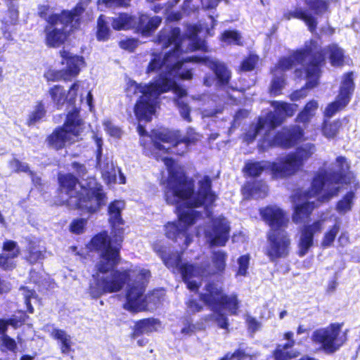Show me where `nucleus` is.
I'll use <instances>...</instances> for the list:
<instances>
[{"label": "nucleus", "instance_id": "nucleus-1", "mask_svg": "<svg viewBox=\"0 0 360 360\" xmlns=\"http://www.w3.org/2000/svg\"><path fill=\"white\" fill-rule=\"evenodd\" d=\"M202 31L199 25H191L187 30V37L180 36L179 28L165 29L158 37V42L164 47L172 46V52L166 53L163 57L157 53L150 56V60L146 68V73L159 72V77L148 84H139L135 81L129 80L126 92L127 96L140 94L135 105L134 112L140 121L149 122L155 112L159 96L168 91H173L179 97L176 101L179 112L184 120L191 121L190 108L184 101L186 96V89L177 84L179 79H191L193 74L191 70L182 68L183 64L188 61L203 63L212 69L221 84L229 82L231 73L224 63L216 58L184 57L183 53L195 50H206L204 40L198 38Z\"/></svg>", "mask_w": 360, "mask_h": 360}, {"label": "nucleus", "instance_id": "nucleus-2", "mask_svg": "<svg viewBox=\"0 0 360 360\" xmlns=\"http://www.w3.org/2000/svg\"><path fill=\"white\" fill-rule=\"evenodd\" d=\"M152 139L158 158H160L166 165L169 177L165 189V198L168 204L176 206L179 220L176 223L169 222L165 225V234L167 238L178 242L184 240L187 247L192 240L188 233V228L195 224L198 219V212L193 208L203 205L210 215L208 206L215 200V195L211 192V180L204 176L198 180V190H193L192 181L184 175L182 168L168 157H162V154H184L188 144L200 140V135L188 129L186 136L180 139L179 131H169L167 129H156L153 131Z\"/></svg>", "mask_w": 360, "mask_h": 360}, {"label": "nucleus", "instance_id": "nucleus-3", "mask_svg": "<svg viewBox=\"0 0 360 360\" xmlns=\"http://www.w3.org/2000/svg\"><path fill=\"white\" fill-rule=\"evenodd\" d=\"M91 248L100 252V260L96 264L95 273L93 274V282L89 287V293L94 298H98L105 293L120 291L127 282L128 288L126 295V302L124 308L135 312L153 308L160 301L159 295L163 292L156 291L151 295L145 296V283L150 277L148 269L135 266L123 271H115L114 268L119 262V250L112 246L107 233L103 232L94 236L91 243Z\"/></svg>", "mask_w": 360, "mask_h": 360}, {"label": "nucleus", "instance_id": "nucleus-4", "mask_svg": "<svg viewBox=\"0 0 360 360\" xmlns=\"http://www.w3.org/2000/svg\"><path fill=\"white\" fill-rule=\"evenodd\" d=\"M271 106L274 112H270L265 117H261L252 131H250L245 135V140L252 141L257 134L265 131L260 146L263 149L276 146L290 148L304 136V131L300 127L296 126L291 129H283L274 138H271L270 131L280 125L285 117L292 116L297 111V105L283 101H272Z\"/></svg>", "mask_w": 360, "mask_h": 360}, {"label": "nucleus", "instance_id": "nucleus-5", "mask_svg": "<svg viewBox=\"0 0 360 360\" xmlns=\"http://www.w3.org/2000/svg\"><path fill=\"white\" fill-rule=\"evenodd\" d=\"M58 180L63 202L72 209L92 214L97 212L104 202L102 186L94 178L79 183L73 175L68 174L60 175Z\"/></svg>", "mask_w": 360, "mask_h": 360}, {"label": "nucleus", "instance_id": "nucleus-6", "mask_svg": "<svg viewBox=\"0 0 360 360\" xmlns=\"http://www.w3.org/2000/svg\"><path fill=\"white\" fill-rule=\"evenodd\" d=\"M328 55L330 63L333 66H341L344 63L343 50L333 44L322 51L318 41L311 40L306 43L303 50L296 52L295 58L302 60L304 63V75L307 79V87L311 89L318 84L319 77V65L324 60L325 56Z\"/></svg>", "mask_w": 360, "mask_h": 360}, {"label": "nucleus", "instance_id": "nucleus-7", "mask_svg": "<svg viewBox=\"0 0 360 360\" xmlns=\"http://www.w3.org/2000/svg\"><path fill=\"white\" fill-rule=\"evenodd\" d=\"M349 165L344 157H338L329 167L324 165L314 175L312 192L321 201H330L342 188L343 176L349 169Z\"/></svg>", "mask_w": 360, "mask_h": 360}, {"label": "nucleus", "instance_id": "nucleus-8", "mask_svg": "<svg viewBox=\"0 0 360 360\" xmlns=\"http://www.w3.org/2000/svg\"><path fill=\"white\" fill-rule=\"evenodd\" d=\"M83 4H78L72 11H63L61 14H52L49 19V26L46 28V43L51 47H58L63 44L67 38L68 30L77 28L79 15L84 11Z\"/></svg>", "mask_w": 360, "mask_h": 360}, {"label": "nucleus", "instance_id": "nucleus-9", "mask_svg": "<svg viewBox=\"0 0 360 360\" xmlns=\"http://www.w3.org/2000/svg\"><path fill=\"white\" fill-rule=\"evenodd\" d=\"M84 129V122L79 115V110L73 108L68 111L63 126L57 127L49 136L48 143L55 149H61L66 144H72L81 140Z\"/></svg>", "mask_w": 360, "mask_h": 360}, {"label": "nucleus", "instance_id": "nucleus-10", "mask_svg": "<svg viewBox=\"0 0 360 360\" xmlns=\"http://www.w3.org/2000/svg\"><path fill=\"white\" fill-rule=\"evenodd\" d=\"M342 324L331 323L328 326L313 332L311 340L327 353L337 351L346 341V332L342 331Z\"/></svg>", "mask_w": 360, "mask_h": 360}, {"label": "nucleus", "instance_id": "nucleus-11", "mask_svg": "<svg viewBox=\"0 0 360 360\" xmlns=\"http://www.w3.org/2000/svg\"><path fill=\"white\" fill-rule=\"evenodd\" d=\"M200 300L213 311V318L221 328H227V318L221 313V303L224 300V292L218 283H209L200 292Z\"/></svg>", "mask_w": 360, "mask_h": 360}, {"label": "nucleus", "instance_id": "nucleus-12", "mask_svg": "<svg viewBox=\"0 0 360 360\" xmlns=\"http://www.w3.org/2000/svg\"><path fill=\"white\" fill-rule=\"evenodd\" d=\"M154 250L160 255L166 266L181 274L188 288L193 291L198 289V282L194 279V274L196 271L195 266L181 264L178 252L167 253L164 247L155 245Z\"/></svg>", "mask_w": 360, "mask_h": 360}, {"label": "nucleus", "instance_id": "nucleus-13", "mask_svg": "<svg viewBox=\"0 0 360 360\" xmlns=\"http://www.w3.org/2000/svg\"><path fill=\"white\" fill-rule=\"evenodd\" d=\"M296 53H295L290 57L282 58L276 66L273 71L274 79L272 80L270 89L271 94L276 96L281 93V89L285 84L283 72L289 70L290 68H295L296 77H301L303 76L304 78H306L304 75V63L302 62V60H297L294 57Z\"/></svg>", "mask_w": 360, "mask_h": 360}, {"label": "nucleus", "instance_id": "nucleus-14", "mask_svg": "<svg viewBox=\"0 0 360 360\" xmlns=\"http://www.w3.org/2000/svg\"><path fill=\"white\" fill-rule=\"evenodd\" d=\"M266 253L271 260L285 257L289 254L290 239L284 230H270L267 235Z\"/></svg>", "mask_w": 360, "mask_h": 360}, {"label": "nucleus", "instance_id": "nucleus-15", "mask_svg": "<svg viewBox=\"0 0 360 360\" xmlns=\"http://www.w3.org/2000/svg\"><path fill=\"white\" fill-rule=\"evenodd\" d=\"M229 223L222 216L213 218L211 225L205 231L207 243L212 246H224L229 239Z\"/></svg>", "mask_w": 360, "mask_h": 360}, {"label": "nucleus", "instance_id": "nucleus-16", "mask_svg": "<svg viewBox=\"0 0 360 360\" xmlns=\"http://www.w3.org/2000/svg\"><path fill=\"white\" fill-rule=\"evenodd\" d=\"M94 141L98 148L97 159L99 161V166L103 180L108 184H115L116 183L124 184L126 183V178L124 175L122 173L120 169H117L115 167L111 160L106 158L103 161L100 160L103 144L102 139L97 136H95Z\"/></svg>", "mask_w": 360, "mask_h": 360}, {"label": "nucleus", "instance_id": "nucleus-17", "mask_svg": "<svg viewBox=\"0 0 360 360\" xmlns=\"http://www.w3.org/2000/svg\"><path fill=\"white\" fill-rule=\"evenodd\" d=\"M302 203H296L294 205V213L292 214V221L295 224L304 222L313 210L320 204L327 202L328 201H321L318 196L312 192V186L311 189L302 196L300 199Z\"/></svg>", "mask_w": 360, "mask_h": 360}, {"label": "nucleus", "instance_id": "nucleus-18", "mask_svg": "<svg viewBox=\"0 0 360 360\" xmlns=\"http://www.w3.org/2000/svg\"><path fill=\"white\" fill-rule=\"evenodd\" d=\"M299 160L292 153H289L272 162V178L283 179L295 174L302 169Z\"/></svg>", "mask_w": 360, "mask_h": 360}, {"label": "nucleus", "instance_id": "nucleus-19", "mask_svg": "<svg viewBox=\"0 0 360 360\" xmlns=\"http://www.w3.org/2000/svg\"><path fill=\"white\" fill-rule=\"evenodd\" d=\"M260 213L271 227L270 230H284L288 226L289 218L286 212L276 205L268 206L262 210Z\"/></svg>", "mask_w": 360, "mask_h": 360}, {"label": "nucleus", "instance_id": "nucleus-20", "mask_svg": "<svg viewBox=\"0 0 360 360\" xmlns=\"http://www.w3.org/2000/svg\"><path fill=\"white\" fill-rule=\"evenodd\" d=\"M226 258L227 255L225 252L218 250L212 253V266L210 269L206 270L205 269H202L200 266H195L196 271H195L194 279L197 281L198 285H199L202 277L206 276L209 274L223 272L226 266Z\"/></svg>", "mask_w": 360, "mask_h": 360}, {"label": "nucleus", "instance_id": "nucleus-21", "mask_svg": "<svg viewBox=\"0 0 360 360\" xmlns=\"http://www.w3.org/2000/svg\"><path fill=\"white\" fill-rule=\"evenodd\" d=\"M60 53L62 57V64L66 65L65 68L63 70L65 79L70 80L79 73L80 69L84 63L83 58L72 55L65 50L60 51Z\"/></svg>", "mask_w": 360, "mask_h": 360}, {"label": "nucleus", "instance_id": "nucleus-22", "mask_svg": "<svg viewBox=\"0 0 360 360\" xmlns=\"http://www.w3.org/2000/svg\"><path fill=\"white\" fill-rule=\"evenodd\" d=\"M124 207V202L122 200H115L110 203L108 207V213L110 215V222L112 226V231L117 238L116 241L121 242L124 230L122 228L118 227L120 224H123V220L121 217V212Z\"/></svg>", "mask_w": 360, "mask_h": 360}, {"label": "nucleus", "instance_id": "nucleus-23", "mask_svg": "<svg viewBox=\"0 0 360 360\" xmlns=\"http://www.w3.org/2000/svg\"><path fill=\"white\" fill-rule=\"evenodd\" d=\"M283 18L289 20L291 18H297L302 20L307 26L311 32H314L317 27V20L307 10L301 6H296L295 8L286 11Z\"/></svg>", "mask_w": 360, "mask_h": 360}, {"label": "nucleus", "instance_id": "nucleus-24", "mask_svg": "<svg viewBox=\"0 0 360 360\" xmlns=\"http://www.w3.org/2000/svg\"><path fill=\"white\" fill-rule=\"evenodd\" d=\"M4 250L6 253L0 256V267L5 270H10L15 267L13 259L19 254L16 243L13 241H7L4 244Z\"/></svg>", "mask_w": 360, "mask_h": 360}, {"label": "nucleus", "instance_id": "nucleus-25", "mask_svg": "<svg viewBox=\"0 0 360 360\" xmlns=\"http://www.w3.org/2000/svg\"><path fill=\"white\" fill-rule=\"evenodd\" d=\"M162 19L159 16L150 17L145 14L140 15L139 20H136L135 29L143 35H148L150 32L155 31L160 25Z\"/></svg>", "mask_w": 360, "mask_h": 360}, {"label": "nucleus", "instance_id": "nucleus-26", "mask_svg": "<svg viewBox=\"0 0 360 360\" xmlns=\"http://www.w3.org/2000/svg\"><path fill=\"white\" fill-rule=\"evenodd\" d=\"M334 220L335 224L329 229H328L323 235L321 246L328 248L333 244V242L340 231V221L339 219L333 214L329 217V220Z\"/></svg>", "mask_w": 360, "mask_h": 360}, {"label": "nucleus", "instance_id": "nucleus-27", "mask_svg": "<svg viewBox=\"0 0 360 360\" xmlns=\"http://www.w3.org/2000/svg\"><path fill=\"white\" fill-rule=\"evenodd\" d=\"M267 185L262 181H255L252 185L247 184L243 188V193L253 198H264L268 193Z\"/></svg>", "mask_w": 360, "mask_h": 360}, {"label": "nucleus", "instance_id": "nucleus-28", "mask_svg": "<svg viewBox=\"0 0 360 360\" xmlns=\"http://www.w3.org/2000/svg\"><path fill=\"white\" fill-rule=\"evenodd\" d=\"M136 25V18L127 13H121L118 16L113 18L112 20V26L113 29L117 30L134 28Z\"/></svg>", "mask_w": 360, "mask_h": 360}, {"label": "nucleus", "instance_id": "nucleus-29", "mask_svg": "<svg viewBox=\"0 0 360 360\" xmlns=\"http://www.w3.org/2000/svg\"><path fill=\"white\" fill-rule=\"evenodd\" d=\"M269 169L272 174V162L268 161L250 162L244 168L245 173L251 176H259L263 171Z\"/></svg>", "mask_w": 360, "mask_h": 360}, {"label": "nucleus", "instance_id": "nucleus-30", "mask_svg": "<svg viewBox=\"0 0 360 360\" xmlns=\"http://www.w3.org/2000/svg\"><path fill=\"white\" fill-rule=\"evenodd\" d=\"M352 75V72H348L342 76L338 94L340 98H348L349 101L354 89Z\"/></svg>", "mask_w": 360, "mask_h": 360}, {"label": "nucleus", "instance_id": "nucleus-31", "mask_svg": "<svg viewBox=\"0 0 360 360\" xmlns=\"http://www.w3.org/2000/svg\"><path fill=\"white\" fill-rule=\"evenodd\" d=\"M319 108V103L315 100L309 101L304 109L298 114L297 121L302 123H308L315 116Z\"/></svg>", "mask_w": 360, "mask_h": 360}, {"label": "nucleus", "instance_id": "nucleus-32", "mask_svg": "<svg viewBox=\"0 0 360 360\" xmlns=\"http://www.w3.org/2000/svg\"><path fill=\"white\" fill-rule=\"evenodd\" d=\"M51 335L52 338L60 342V349L63 354L69 353L72 346L70 335H69L65 331L58 328H54L52 330Z\"/></svg>", "mask_w": 360, "mask_h": 360}, {"label": "nucleus", "instance_id": "nucleus-33", "mask_svg": "<svg viewBox=\"0 0 360 360\" xmlns=\"http://www.w3.org/2000/svg\"><path fill=\"white\" fill-rule=\"evenodd\" d=\"M49 93L52 102L58 108H60L65 103H68L66 91L63 86L55 85L49 89Z\"/></svg>", "mask_w": 360, "mask_h": 360}, {"label": "nucleus", "instance_id": "nucleus-34", "mask_svg": "<svg viewBox=\"0 0 360 360\" xmlns=\"http://www.w3.org/2000/svg\"><path fill=\"white\" fill-rule=\"evenodd\" d=\"M355 198V193L354 191L347 192L336 205V210L340 214H345L352 210L354 200Z\"/></svg>", "mask_w": 360, "mask_h": 360}, {"label": "nucleus", "instance_id": "nucleus-35", "mask_svg": "<svg viewBox=\"0 0 360 360\" xmlns=\"http://www.w3.org/2000/svg\"><path fill=\"white\" fill-rule=\"evenodd\" d=\"M316 151V146L313 143H306L298 148L295 153H292L297 160L300 161L303 167L304 162L309 159Z\"/></svg>", "mask_w": 360, "mask_h": 360}, {"label": "nucleus", "instance_id": "nucleus-36", "mask_svg": "<svg viewBox=\"0 0 360 360\" xmlns=\"http://www.w3.org/2000/svg\"><path fill=\"white\" fill-rule=\"evenodd\" d=\"M341 125L342 124L339 120H334L333 122L324 121L321 127L323 136L328 139L335 138Z\"/></svg>", "mask_w": 360, "mask_h": 360}, {"label": "nucleus", "instance_id": "nucleus-37", "mask_svg": "<svg viewBox=\"0 0 360 360\" xmlns=\"http://www.w3.org/2000/svg\"><path fill=\"white\" fill-rule=\"evenodd\" d=\"M349 102L348 98H340L338 95L335 101L328 104L326 108L324 111L325 116L328 117L333 116L337 112L344 109Z\"/></svg>", "mask_w": 360, "mask_h": 360}, {"label": "nucleus", "instance_id": "nucleus-38", "mask_svg": "<svg viewBox=\"0 0 360 360\" xmlns=\"http://www.w3.org/2000/svg\"><path fill=\"white\" fill-rule=\"evenodd\" d=\"M309 9L313 11L317 15H322L328 11V0H304Z\"/></svg>", "mask_w": 360, "mask_h": 360}, {"label": "nucleus", "instance_id": "nucleus-39", "mask_svg": "<svg viewBox=\"0 0 360 360\" xmlns=\"http://www.w3.org/2000/svg\"><path fill=\"white\" fill-rule=\"evenodd\" d=\"M312 245L313 233L302 229L299 241L300 255L304 256L307 253L309 248L312 246Z\"/></svg>", "mask_w": 360, "mask_h": 360}, {"label": "nucleus", "instance_id": "nucleus-40", "mask_svg": "<svg viewBox=\"0 0 360 360\" xmlns=\"http://www.w3.org/2000/svg\"><path fill=\"white\" fill-rule=\"evenodd\" d=\"M110 30L108 26V22L105 20L104 15H101L97 22V32L96 37L99 41H106L110 37Z\"/></svg>", "mask_w": 360, "mask_h": 360}, {"label": "nucleus", "instance_id": "nucleus-41", "mask_svg": "<svg viewBox=\"0 0 360 360\" xmlns=\"http://www.w3.org/2000/svg\"><path fill=\"white\" fill-rule=\"evenodd\" d=\"M45 114L46 110L43 103L41 101L37 103L29 115L27 124L29 126L34 124L41 120L45 116Z\"/></svg>", "mask_w": 360, "mask_h": 360}, {"label": "nucleus", "instance_id": "nucleus-42", "mask_svg": "<svg viewBox=\"0 0 360 360\" xmlns=\"http://www.w3.org/2000/svg\"><path fill=\"white\" fill-rule=\"evenodd\" d=\"M8 11L4 18L3 22L8 25H14L18 20L19 11L18 2L8 4Z\"/></svg>", "mask_w": 360, "mask_h": 360}, {"label": "nucleus", "instance_id": "nucleus-43", "mask_svg": "<svg viewBox=\"0 0 360 360\" xmlns=\"http://www.w3.org/2000/svg\"><path fill=\"white\" fill-rule=\"evenodd\" d=\"M79 94L82 96V88L80 83L79 82H77L71 86L68 92L66 91L68 103H69L71 105V108L69 109L68 111L71 110L73 108H77V107L75 106L74 104L76 98ZM77 109L79 110V108H77Z\"/></svg>", "mask_w": 360, "mask_h": 360}, {"label": "nucleus", "instance_id": "nucleus-44", "mask_svg": "<svg viewBox=\"0 0 360 360\" xmlns=\"http://www.w3.org/2000/svg\"><path fill=\"white\" fill-rule=\"evenodd\" d=\"M221 41L225 44H241V36L237 31L227 30L221 36Z\"/></svg>", "mask_w": 360, "mask_h": 360}, {"label": "nucleus", "instance_id": "nucleus-45", "mask_svg": "<svg viewBox=\"0 0 360 360\" xmlns=\"http://www.w3.org/2000/svg\"><path fill=\"white\" fill-rule=\"evenodd\" d=\"M238 308V301L236 295H231L227 296L224 294V300L221 303V311L223 309H227L231 314H236V310Z\"/></svg>", "mask_w": 360, "mask_h": 360}, {"label": "nucleus", "instance_id": "nucleus-46", "mask_svg": "<svg viewBox=\"0 0 360 360\" xmlns=\"http://www.w3.org/2000/svg\"><path fill=\"white\" fill-rule=\"evenodd\" d=\"M238 269L236 276H245L248 274V269L250 264V256L245 255L240 256L238 260Z\"/></svg>", "mask_w": 360, "mask_h": 360}, {"label": "nucleus", "instance_id": "nucleus-47", "mask_svg": "<svg viewBox=\"0 0 360 360\" xmlns=\"http://www.w3.org/2000/svg\"><path fill=\"white\" fill-rule=\"evenodd\" d=\"M160 323L155 319H146L139 323V328L141 333H150L158 330Z\"/></svg>", "mask_w": 360, "mask_h": 360}, {"label": "nucleus", "instance_id": "nucleus-48", "mask_svg": "<svg viewBox=\"0 0 360 360\" xmlns=\"http://www.w3.org/2000/svg\"><path fill=\"white\" fill-rule=\"evenodd\" d=\"M86 224V219H74L70 224V231L75 234H81L84 233Z\"/></svg>", "mask_w": 360, "mask_h": 360}, {"label": "nucleus", "instance_id": "nucleus-49", "mask_svg": "<svg viewBox=\"0 0 360 360\" xmlns=\"http://www.w3.org/2000/svg\"><path fill=\"white\" fill-rule=\"evenodd\" d=\"M105 131L112 137L119 138L122 135L121 129L115 126L110 121L105 120L103 122Z\"/></svg>", "mask_w": 360, "mask_h": 360}, {"label": "nucleus", "instance_id": "nucleus-50", "mask_svg": "<svg viewBox=\"0 0 360 360\" xmlns=\"http://www.w3.org/2000/svg\"><path fill=\"white\" fill-rule=\"evenodd\" d=\"M327 220H329V217H324L320 220L314 222L311 225L304 226L303 229L307 231L313 233L314 235V233L320 232L321 231L323 226V223Z\"/></svg>", "mask_w": 360, "mask_h": 360}, {"label": "nucleus", "instance_id": "nucleus-51", "mask_svg": "<svg viewBox=\"0 0 360 360\" xmlns=\"http://www.w3.org/2000/svg\"><path fill=\"white\" fill-rule=\"evenodd\" d=\"M198 330H200V328L191 323L188 319H185L183 321V327L181 329V333L183 335H191Z\"/></svg>", "mask_w": 360, "mask_h": 360}, {"label": "nucleus", "instance_id": "nucleus-52", "mask_svg": "<svg viewBox=\"0 0 360 360\" xmlns=\"http://www.w3.org/2000/svg\"><path fill=\"white\" fill-rule=\"evenodd\" d=\"M258 62V57L255 55H250L248 58L243 60L241 68L243 70L250 71L254 69Z\"/></svg>", "mask_w": 360, "mask_h": 360}, {"label": "nucleus", "instance_id": "nucleus-53", "mask_svg": "<svg viewBox=\"0 0 360 360\" xmlns=\"http://www.w3.org/2000/svg\"><path fill=\"white\" fill-rule=\"evenodd\" d=\"M44 76L49 81L68 80V79H65V73L63 70L55 71L50 70L45 73Z\"/></svg>", "mask_w": 360, "mask_h": 360}, {"label": "nucleus", "instance_id": "nucleus-54", "mask_svg": "<svg viewBox=\"0 0 360 360\" xmlns=\"http://www.w3.org/2000/svg\"><path fill=\"white\" fill-rule=\"evenodd\" d=\"M20 323L21 322L17 320L16 319H11L7 321L0 319V334L5 333L8 325H11L14 328H18L20 326Z\"/></svg>", "mask_w": 360, "mask_h": 360}, {"label": "nucleus", "instance_id": "nucleus-55", "mask_svg": "<svg viewBox=\"0 0 360 360\" xmlns=\"http://www.w3.org/2000/svg\"><path fill=\"white\" fill-rule=\"evenodd\" d=\"M10 168L16 172H26L28 171V166L26 163L21 162L19 160L14 159L10 162Z\"/></svg>", "mask_w": 360, "mask_h": 360}, {"label": "nucleus", "instance_id": "nucleus-56", "mask_svg": "<svg viewBox=\"0 0 360 360\" xmlns=\"http://www.w3.org/2000/svg\"><path fill=\"white\" fill-rule=\"evenodd\" d=\"M138 41L134 39H127L120 42V47L129 51H134L138 46Z\"/></svg>", "mask_w": 360, "mask_h": 360}, {"label": "nucleus", "instance_id": "nucleus-57", "mask_svg": "<svg viewBox=\"0 0 360 360\" xmlns=\"http://www.w3.org/2000/svg\"><path fill=\"white\" fill-rule=\"evenodd\" d=\"M44 258V254L41 251L37 250L36 248H31L29 252L27 259L31 263L37 262Z\"/></svg>", "mask_w": 360, "mask_h": 360}, {"label": "nucleus", "instance_id": "nucleus-58", "mask_svg": "<svg viewBox=\"0 0 360 360\" xmlns=\"http://www.w3.org/2000/svg\"><path fill=\"white\" fill-rule=\"evenodd\" d=\"M3 337L1 338L2 345L4 346L6 349L10 351H15L16 349V343L15 341L11 338L9 336L5 334H2Z\"/></svg>", "mask_w": 360, "mask_h": 360}, {"label": "nucleus", "instance_id": "nucleus-59", "mask_svg": "<svg viewBox=\"0 0 360 360\" xmlns=\"http://www.w3.org/2000/svg\"><path fill=\"white\" fill-rule=\"evenodd\" d=\"M245 356V352L238 349L233 354L228 353L220 360H240Z\"/></svg>", "mask_w": 360, "mask_h": 360}, {"label": "nucleus", "instance_id": "nucleus-60", "mask_svg": "<svg viewBox=\"0 0 360 360\" xmlns=\"http://www.w3.org/2000/svg\"><path fill=\"white\" fill-rule=\"evenodd\" d=\"M131 0H103L102 3L107 7L127 5Z\"/></svg>", "mask_w": 360, "mask_h": 360}, {"label": "nucleus", "instance_id": "nucleus-61", "mask_svg": "<svg viewBox=\"0 0 360 360\" xmlns=\"http://www.w3.org/2000/svg\"><path fill=\"white\" fill-rule=\"evenodd\" d=\"M306 96H307V91H306V89H301V90L296 91L293 92L290 95V99L292 101H298L300 99L304 98Z\"/></svg>", "mask_w": 360, "mask_h": 360}, {"label": "nucleus", "instance_id": "nucleus-62", "mask_svg": "<svg viewBox=\"0 0 360 360\" xmlns=\"http://www.w3.org/2000/svg\"><path fill=\"white\" fill-rule=\"evenodd\" d=\"M50 8L48 6L42 5L39 7V15L46 19L48 21L49 18L51 15H49Z\"/></svg>", "mask_w": 360, "mask_h": 360}, {"label": "nucleus", "instance_id": "nucleus-63", "mask_svg": "<svg viewBox=\"0 0 360 360\" xmlns=\"http://www.w3.org/2000/svg\"><path fill=\"white\" fill-rule=\"evenodd\" d=\"M187 306L191 312H197L202 309V307L195 300H190L187 303Z\"/></svg>", "mask_w": 360, "mask_h": 360}, {"label": "nucleus", "instance_id": "nucleus-64", "mask_svg": "<svg viewBox=\"0 0 360 360\" xmlns=\"http://www.w3.org/2000/svg\"><path fill=\"white\" fill-rule=\"evenodd\" d=\"M349 242V234L347 232H342L338 238V243L341 246L347 245Z\"/></svg>", "mask_w": 360, "mask_h": 360}]
</instances>
